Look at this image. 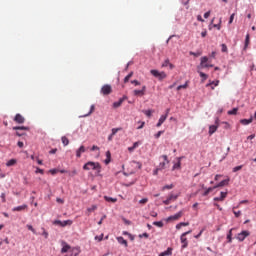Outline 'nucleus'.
I'll list each match as a JSON object with an SVG mask.
<instances>
[{"label": "nucleus", "mask_w": 256, "mask_h": 256, "mask_svg": "<svg viewBox=\"0 0 256 256\" xmlns=\"http://www.w3.org/2000/svg\"><path fill=\"white\" fill-rule=\"evenodd\" d=\"M140 239L145 237V239H149V234L148 233H143L139 235Z\"/></svg>", "instance_id": "nucleus-53"}, {"label": "nucleus", "mask_w": 256, "mask_h": 256, "mask_svg": "<svg viewBox=\"0 0 256 256\" xmlns=\"http://www.w3.org/2000/svg\"><path fill=\"white\" fill-rule=\"evenodd\" d=\"M104 163L106 165H109L111 163V152L110 151L106 152V159H105Z\"/></svg>", "instance_id": "nucleus-24"}, {"label": "nucleus", "mask_w": 256, "mask_h": 256, "mask_svg": "<svg viewBox=\"0 0 256 256\" xmlns=\"http://www.w3.org/2000/svg\"><path fill=\"white\" fill-rule=\"evenodd\" d=\"M183 217V211H179L178 213L168 217V221H177Z\"/></svg>", "instance_id": "nucleus-10"}, {"label": "nucleus", "mask_w": 256, "mask_h": 256, "mask_svg": "<svg viewBox=\"0 0 256 256\" xmlns=\"http://www.w3.org/2000/svg\"><path fill=\"white\" fill-rule=\"evenodd\" d=\"M131 83H132V85H135L136 87L141 85V82H139L138 80H132Z\"/></svg>", "instance_id": "nucleus-50"}, {"label": "nucleus", "mask_w": 256, "mask_h": 256, "mask_svg": "<svg viewBox=\"0 0 256 256\" xmlns=\"http://www.w3.org/2000/svg\"><path fill=\"white\" fill-rule=\"evenodd\" d=\"M153 225H155L156 227H163V222L161 221L153 222Z\"/></svg>", "instance_id": "nucleus-48"}, {"label": "nucleus", "mask_w": 256, "mask_h": 256, "mask_svg": "<svg viewBox=\"0 0 256 256\" xmlns=\"http://www.w3.org/2000/svg\"><path fill=\"white\" fill-rule=\"evenodd\" d=\"M113 92V88H111V85L106 84L101 88L102 95H111Z\"/></svg>", "instance_id": "nucleus-6"}, {"label": "nucleus", "mask_w": 256, "mask_h": 256, "mask_svg": "<svg viewBox=\"0 0 256 256\" xmlns=\"http://www.w3.org/2000/svg\"><path fill=\"white\" fill-rule=\"evenodd\" d=\"M137 147H139V142H135V143L133 144V146L128 147V151H129L130 153H133V151H135V149H137Z\"/></svg>", "instance_id": "nucleus-28"}, {"label": "nucleus", "mask_w": 256, "mask_h": 256, "mask_svg": "<svg viewBox=\"0 0 256 256\" xmlns=\"http://www.w3.org/2000/svg\"><path fill=\"white\" fill-rule=\"evenodd\" d=\"M54 225H59L60 227H67V225H73V221L72 220H55L54 221Z\"/></svg>", "instance_id": "nucleus-5"}, {"label": "nucleus", "mask_w": 256, "mask_h": 256, "mask_svg": "<svg viewBox=\"0 0 256 256\" xmlns=\"http://www.w3.org/2000/svg\"><path fill=\"white\" fill-rule=\"evenodd\" d=\"M199 75H200V77L202 78V83L204 82V81H207V79H208V75L207 74H205V73H203V72H199Z\"/></svg>", "instance_id": "nucleus-35"}, {"label": "nucleus", "mask_w": 256, "mask_h": 256, "mask_svg": "<svg viewBox=\"0 0 256 256\" xmlns=\"http://www.w3.org/2000/svg\"><path fill=\"white\" fill-rule=\"evenodd\" d=\"M104 199H105L106 201H111L112 203H117V198H111V197L105 196Z\"/></svg>", "instance_id": "nucleus-40"}, {"label": "nucleus", "mask_w": 256, "mask_h": 256, "mask_svg": "<svg viewBox=\"0 0 256 256\" xmlns=\"http://www.w3.org/2000/svg\"><path fill=\"white\" fill-rule=\"evenodd\" d=\"M42 235H43V237H45V239H48L49 238V232H46L45 231V228H42Z\"/></svg>", "instance_id": "nucleus-45"}, {"label": "nucleus", "mask_w": 256, "mask_h": 256, "mask_svg": "<svg viewBox=\"0 0 256 256\" xmlns=\"http://www.w3.org/2000/svg\"><path fill=\"white\" fill-rule=\"evenodd\" d=\"M96 241H103V234L95 237Z\"/></svg>", "instance_id": "nucleus-57"}, {"label": "nucleus", "mask_w": 256, "mask_h": 256, "mask_svg": "<svg viewBox=\"0 0 256 256\" xmlns=\"http://www.w3.org/2000/svg\"><path fill=\"white\" fill-rule=\"evenodd\" d=\"M61 141L64 147H67V145H69V138H67L66 136H62Z\"/></svg>", "instance_id": "nucleus-30"}, {"label": "nucleus", "mask_w": 256, "mask_h": 256, "mask_svg": "<svg viewBox=\"0 0 256 256\" xmlns=\"http://www.w3.org/2000/svg\"><path fill=\"white\" fill-rule=\"evenodd\" d=\"M94 111H95V105L92 104L91 107H90L89 113L85 114L83 117H89V115H91L92 113H94Z\"/></svg>", "instance_id": "nucleus-33"}, {"label": "nucleus", "mask_w": 256, "mask_h": 256, "mask_svg": "<svg viewBox=\"0 0 256 256\" xmlns=\"http://www.w3.org/2000/svg\"><path fill=\"white\" fill-rule=\"evenodd\" d=\"M164 205H170L171 201L167 198L166 200L163 201Z\"/></svg>", "instance_id": "nucleus-61"}, {"label": "nucleus", "mask_w": 256, "mask_h": 256, "mask_svg": "<svg viewBox=\"0 0 256 256\" xmlns=\"http://www.w3.org/2000/svg\"><path fill=\"white\" fill-rule=\"evenodd\" d=\"M190 55H193L194 57H200L201 52H197V53H195V52H190Z\"/></svg>", "instance_id": "nucleus-55"}, {"label": "nucleus", "mask_w": 256, "mask_h": 256, "mask_svg": "<svg viewBox=\"0 0 256 256\" xmlns=\"http://www.w3.org/2000/svg\"><path fill=\"white\" fill-rule=\"evenodd\" d=\"M163 133H165V131H158L157 134L154 135L155 139H159Z\"/></svg>", "instance_id": "nucleus-46"}, {"label": "nucleus", "mask_w": 256, "mask_h": 256, "mask_svg": "<svg viewBox=\"0 0 256 256\" xmlns=\"http://www.w3.org/2000/svg\"><path fill=\"white\" fill-rule=\"evenodd\" d=\"M149 202V199L148 198H143L139 201L140 205H145L146 203Z\"/></svg>", "instance_id": "nucleus-43"}, {"label": "nucleus", "mask_w": 256, "mask_h": 256, "mask_svg": "<svg viewBox=\"0 0 256 256\" xmlns=\"http://www.w3.org/2000/svg\"><path fill=\"white\" fill-rule=\"evenodd\" d=\"M56 201L58 203H60L61 205H63V203H65V200L61 199V198H57Z\"/></svg>", "instance_id": "nucleus-59"}, {"label": "nucleus", "mask_w": 256, "mask_h": 256, "mask_svg": "<svg viewBox=\"0 0 256 256\" xmlns=\"http://www.w3.org/2000/svg\"><path fill=\"white\" fill-rule=\"evenodd\" d=\"M215 125H211L209 127V135H213V133H215L217 131V129H219V119H216L215 121Z\"/></svg>", "instance_id": "nucleus-8"}, {"label": "nucleus", "mask_w": 256, "mask_h": 256, "mask_svg": "<svg viewBox=\"0 0 256 256\" xmlns=\"http://www.w3.org/2000/svg\"><path fill=\"white\" fill-rule=\"evenodd\" d=\"M13 130L14 131H29V127H27V126H14Z\"/></svg>", "instance_id": "nucleus-20"}, {"label": "nucleus", "mask_w": 256, "mask_h": 256, "mask_svg": "<svg viewBox=\"0 0 256 256\" xmlns=\"http://www.w3.org/2000/svg\"><path fill=\"white\" fill-rule=\"evenodd\" d=\"M226 185H229V179L222 180L220 183L213 186V189H218V187H225Z\"/></svg>", "instance_id": "nucleus-14"}, {"label": "nucleus", "mask_w": 256, "mask_h": 256, "mask_svg": "<svg viewBox=\"0 0 256 256\" xmlns=\"http://www.w3.org/2000/svg\"><path fill=\"white\" fill-rule=\"evenodd\" d=\"M133 77V72H130L125 78H124V83H129V79Z\"/></svg>", "instance_id": "nucleus-37"}, {"label": "nucleus", "mask_w": 256, "mask_h": 256, "mask_svg": "<svg viewBox=\"0 0 256 256\" xmlns=\"http://www.w3.org/2000/svg\"><path fill=\"white\" fill-rule=\"evenodd\" d=\"M225 197H227V192H221L220 197L214 198V201H224Z\"/></svg>", "instance_id": "nucleus-21"}, {"label": "nucleus", "mask_w": 256, "mask_h": 256, "mask_svg": "<svg viewBox=\"0 0 256 256\" xmlns=\"http://www.w3.org/2000/svg\"><path fill=\"white\" fill-rule=\"evenodd\" d=\"M177 163H175L172 167V171H175V169H181V157L176 158Z\"/></svg>", "instance_id": "nucleus-18"}, {"label": "nucleus", "mask_w": 256, "mask_h": 256, "mask_svg": "<svg viewBox=\"0 0 256 256\" xmlns=\"http://www.w3.org/2000/svg\"><path fill=\"white\" fill-rule=\"evenodd\" d=\"M75 175H77V170H72L71 172H69L70 177H75Z\"/></svg>", "instance_id": "nucleus-51"}, {"label": "nucleus", "mask_w": 256, "mask_h": 256, "mask_svg": "<svg viewBox=\"0 0 256 256\" xmlns=\"http://www.w3.org/2000/svg\"><path fill=\"white\" fill-rule=\"evenodd\" d=\"M235 19V13H233L231 16H230V19H229V25H231V23H233V20Z\"/></svg>", "instance_id": "nucleus-52"}, {"label": "nucleus", "mask_w": 256, "mask_h": 256, "mask_svg": "<svg viewBox=\"0 0 256 256\" xmlns=\"http://www.w3.org/2000/svg\"><path fill=\"white\" fill-rule=\"evenodd\" d=\"M187 87H189V82H186L185 84L183 85H179L177 87V91H181V89H187Z\"/></svg>", "instance_id": "nucleus-34"}, {"label": "nucleus", "mask_w": 256, "mask_h": 256, "mask_svg": "<svg viewBox=\"0 0 256 256\" xmlns=\"http://www.w3.org/2000/svg\"><path fill=\"white\" fill-rule=\"evenodd\" d=\"M221 47H222V53H227V51H228L227 45L222 44Z\"/></svg>", "instance_id": "nucleus-49"}, {"label": "nucleus", "mask_w": 256, "mask_h": 256, "mask_svg": "<svg viewBox=\"0 0 256 256\" xmlns=\"http://www.w3.org/2000/svg\"><path fill=\"white\" fill-rule=\"evenodd\" d=\"M121 105H123V100H120V99L119 101L113 103L114 109L121 107Z\"/></svg>", "instance_id": "nucleus-31"}, {"label": "nucleus", "mask_w": 256, "mask_h": 256, "mask_svg": "<svg viewBox=\"0 0 256 256\" xmlns=\"http://www.w3.org/2000/svg\"><path fill=\"white\" fill-rule=\"evenodd\" d=\"M15 123H18L19 125H22V123H25V117L21 114H16L14 117Z\"/></svg>", "instance_id": "nucleus-12"}, {"label": "nucleus", "mask_w": 256, "mask_h": 256, "mask_svg": "<svg viewBox=\"0 0 256 256\" xmlns=\"http://www.w3.org/2000/svg\"><path fill=\"white\" fill-rule=\"evenodd\" d=\"M247 237H249V231L244 230L237 235L236 239L238 241H245V239H247Z\"/></svg>", "instance_id": "nucleus-7"}, {"label": "nucleus", "mask_w": 256, "mask_h": 256, "mask_svg": "<svg viewBox=\"0 0 256 256\" xmlns=\"http://www.w3.org/2000/svg\"><path fill=\"white\" fill-rule=\"evenodd\" d=\"M84 171H91V169L93 171H101V164H99L98 162H87L84 166H83Z\"/></svg>", "instance_id": "nucleus-1"}, {"label": "nucleus", "mask_w": 256, "mask_h": 256, "mask_svg": "<svg viewBox=\"0 0 256 256\" xmlns=\"http://www.w3.org/2000/svg\"><path fill=\"white\" fill-rule=\"evenodd\" d=\"M142 113L147 117H151V115H153V110H143Z\"/></svg>", "instance_id": "nucleus-36"}, {"label": "nucleus", "mask_w": 256, "mask_h": 256, "mask_svg": "<svg viewBox=\"0 0 256 256\" xmlns=\"http://www.w3.org/2000/svg\"><path fill=\"white\" fill-rule=\"evenodd\" d=\"M117 241L120 243V245H125L127 247V240L123 239V237H118Z\"/></svg>", "instance_id": "nucleus-29"}, {"label": "nucleus", "mask_w": 256, "mask_h": 256, "mask_svg": "<svg viewBox=\"0 0 256 256\" xmlns=\"http://www.w3.org/2000/svg\"><path fill=\"white\" fill-rule=\"evenodd\" d=\"M237 111H239L238 108H233L232 110L228 111V115H235L237 113Z\"/></svg>", "instance_id": "nucleus-41"}, {"label": "nucleus", "mask_w": 256, "mask_h": 256, "mask_svg": "<svg viewBox=\"0 0 256 256\" xmlns=\"http://www.w3.org/2000/svg\"><path fill=\"white\" fill-rule=\"evenodd\" d=\"M138 123H140V126H138L137 129H143V127H145V122L139 121Z\"/></svg>", "instance_id": "nucleus-56"}, {"label": "nucleus", "mask_w": 256, "mask_h": 256, "mask_svg": "<svg viewBox=\"0 0 256 256\" xmlns=\"http://www.w3.org/2000/svg\"><path fill=\"white\" fill-rule=\"evenodd\" d=\"M175 186L173 184H170V185H165L162 187V191H165V190H169V189H173Z\"/></svg>", "instance_id": "nucleus-38"}, {"label": "nucleus", "mask_w": 256, "mask_h": 256, "mask_svg": "<svg viewBox=\"0 0 256 256\" xmlns=\"http://www.w3.org/2000/svg\"><path fill=\"white\" fill-rule=\"evenodd\" d=\"M197 21H200L201 23H203L205 20H203V17L201 15H198Z\"/></svg>", "instance_id": "nucleus-60"}, {"label": "nucleus", "mask_w": 256, "mask_h": 256, "mask_svg": "<svg viewBox=\"0 0 256 256\" xmlns=\"http://www.w3.org/2000/svg\"><path fill=\"white\" fill-rule=\"evenodd\" d=\"M233 228L229 230L228 234H227V239H228V243H232L233 242Z\"/></svg>", "instance_id": "nucleus-27"}, {"label": "nucleus", "mask_w": 256, "mask_h": 256, "mask_svg": "<svg viewBox=\"0 0 256 256\" xmlns=\"http://www.w3.org/2000/svg\"><path fill=\"white\" fill-rule=\"evenodd\" d=\"M29 231H31L34 235H37V231H35V228H33L31 225L26 226Z\"/></svg>", "instance_id": "nucleus-39"}, {"label": "nucleus", "mask_w": 256, "mask_h": 256, "mask_svg": "<svg viewBox=\"0 0 256 256\" xmlns=\"http://www.w3.org/2000/svg\"><path fill=\"white\" fill-rule=\"evenodd\" d=\"M248 46H249V34L246 35V39H245V49H247Z\"/></svg>", "instance_id": "nucleus-47"}, {"label": "nucleus", "mask_w": 256, "mask_h": 256, "mask_svg": "<svg viewBox=\"0 0 256 256\" xmlns=\"http://www.w3.org/2000/svg\"><path fill=\"white\" fill-rule=\"evenodd\" d=\"M85 153V146H80V148L76 151V157L81 158V154Z\"/></svg>", "instance_id": "nucleus-22"}, {"label": "nucleus", "mask_w": 256, "mask_h": 256, "mask_svg": "<svg viewBox=\"0 0 256 256\" xmlns=\"http://www.w3.org/2000/svg\"><path fill=\"white\" fill-rule=\"evenodd\" d=\"M241 125H249L251 123H253V117H251L250 119H242L240 120Z\"/></svg>", "instance_id": "nucleus-23"}, {"label": "nucleus", "mask_w": 256, "mask_h": 256, "mask_svg": "<svg viewBox=\"0 0 256 256\" xmlns=\"http://www.w3.org/2000/svg\"><path fill=\"white\" fill-rule=\"evenodd\" d=\"M200 67L202 69H207L208 67H213V64H209V58L204 56L201 58Z\"/></svg>", "instance_id": "nucleus-4"}, {"label": "nucleus", "mask_w": 256, "mask_h": 256, "mask_svg": "<svg viewBox=\"0 0 256 256\" xmlns=\"http://www.w3.org/2000/svg\"><path fill=\"white\" fill-rule=\"evenodd\" d=\"M145 91H147V87L143 86L141 90H134L133 95H135V97H143V95H145Z\"/></svg>", "instance_id": "nucleus-9"}, {"label": "nucleus", "mask_w": 256, "mask_h": 256, "mask_svg": "<svg viewBox=\"0 0 256 256\" xmlns=\"http://www.w3.org/2000/svg\"><path fill=\"white\" fill-rule=\"evenodd\" d=\"M165 121H167V114H164L159 118L158 123L156 124V127H161V125H163Z\"/></svg>", "instance_id": "nucleus-15"}, {"label": "nucleus", "mask_w": 256, "mask_h": 256, "mask_svg": "<svg viewBox=\"0 0 256 256\" xmlns=\"http://www.w3.org/2000/svg\"><path fill=\"white\" fill-rule=\"evenodd\" d=\"M88 213H93V211H97V206L93 205L90 208L87 209Z\"/></svg>", "instance_id": "nucleus-42"}, {"label": "nucleus", "mask_w": 256, "mask_h": 256, "mask_svg": "<svg viewBox=\"0 0 256 256\" xmlns=\"http://www.w3.org/2000/svg\"><path fill=\"white\" fill-rule=\"evenodd\" d=\"M50 173H51L52 175H56V173H59V170H57V169H52V170H50Z\"/></svg>", "instance_id": "nucleus-58"}, {"label": "nucleus", "mask_w": 256, "mask_h": 256, "mask_svg": "<svg viewBox=\"0 0 256 256\" xmlns=\"http://www.w3.org/2000/svg\"><path fill=\"white\" fill-rule=\"evenodd\" d=\"M27 209V204H24L22 206H17L12 209V211H25Z\"/></svg>", "instance_id": "nucleus-25"}, {"label": "nucleus", "mask_w": 256, "mask_h": 256, "mask_svg": "<svg viewBox=\"0 0 256 256\" xmlns=\"http://www.w3.org/2000/svg\"><path fill=\"white\" fill-rule=\"evenodd\" d=\"M15 163H17V160L15 159H11L6 163L7 167H13V165H15Z\"/></svg>", "instance_id": "nucleus-32"}, {"label": "nucleus", "mask_w": 256, "mask_h": 256, "mask_svg": "<svg viewBox=\"0 0 256 256\" xmlns=\"http://www.w3.org/2000/svg\"><path fill=\"white\" fill-rule=\"evenodd\" d=\"M191 230L184 232L181 237H180V241L182 243V249H187L189 242L187 241V235L191 234Z\"/></svg>", "instance_id": "nucleus-3"}, {"label": "nucleus", "mask_w": 256, "mask_h": 256, "mask_svg": "<svg viewBox=\"0 0 256 256\" xmlns=\"http://www.w3.org/2000/svg\"><path fill=\"white\" fill-rule=\"evenodd\" d=\"M233 213H234L235 217H241V211L233 210Z\"/></svg>", "instance_id": "nucleus-54"}, {"label": "nucleus", "mask_w": 256, "mask_h": 256, "mask_svg": "<svg viewBox=\"0 0 256 256\" xmlns=\"http://www.w3.org/2000/svg\"><path fill=\"white\" fill-rule=\"evenodd\" d=\"M151 75L156 77L159 81H163V79H167V74L165 72H159L158 70H151Z\"/></svg>", "instance_id": "nucleus-2"}, {"label": "nucleus", "mask_w": 256, "mask_h": 256, "mask_svg": "<svg viewBox=\"0 0 256 256\" xmlns=\"http://www.w3.org/2000/svg\"><path fill=\"white\" fill-rule=\"evenodd\" d=\"M162 67H169L170 70L175 69V65H173L169 59H166L163 63H162Z\"/></svg>", "instance_id": "nucleus-16"}, {"label": "nucleus", "mask_w": 256, "mask_h": 256, "mask_svg": "<svg viewBox=\"0 0 256 256\" xmlns=\"http://www.w3.org/2000/svg\"><path fill=\"white\" fill-rule=\"evenodd\" d=\"M162 158L164 159V161L159 164L158 168L160 170L165 169V167H167V165H169V158L167 157V155H163Z\"/></svg>", "instance_id": "nucleus-11"}, {"label": "nucleus", "mask_w": 256, "mask_h": 256, "mask_svg": "<svg viewBox=\"0 0 256 256\" xmlns=\"http://www.w3.org/2000/svg\"><path fill=\"white\" fill-rule=\"evenodd\" d=\"M150 215H151V217H157V212L152 211V212L150 213Z\"/></svg>", "instance_id": "nucleus-63"}, {"label": "nucleus", "mask_w": 256, "mask_h": 256, "mask_svg": "<svg viewBox=\"0 0 256 256\" xmlns=\"http://www.w3.org/2000/svg\"><path fill=\"white\" fill-rule=\"evenodd\" d=\"M206 87H211L213 91L215 87H219V80L211 81L210 83L206 84Z\"/></svg>", "instance_id": "nucleus-17"}, {"label": "nucleus", "mask_w": 256, "mask_h": 256, "mask_svg": "<svg viewBox=\"0 0 256 256\" xmlns=\"http://www.w3.org/2000/svg\"><path fill=\"white\" fill-rule=\"evenodd\" d=\"M91 151H99V147L94 145L92 146Z\"/></svg>", "instance_id": "nucleus-62"}, {"label": "nucleus", "mask_w": 256, "mask_h": 256, "mask_svg": "<svg viewBox=\"0 0 256 256\" xmlns=\"http://www.w3.org/2000/svg\"><path fill=\"white\" fill-rule=\"evenodd\" d=\"M123 128H113L111 134L108 136V141H113V137L119 133V131H122Z\"/></svg>", "instance_id": "nucleus-13"}, {"label": "nucleus", "mask_w": 256, "mask_h": 256, "mask_svg": "<svg viewBox=\"0 0 256 256\" xmlns=\"http://www.w3.org/2000/svg\"><path fill=\"white\" fill-rule=\"evenodd\" d=\"M63 247L61 249V253H67V251H69V249H71V246L69 244H67L66 242L62 243Z\"/></svg>", "instance_id": "nucleus-19"}, {"label": "nucleus", "mask_w": 256, "mask_h": 256, "mask_svg": "<svg viewBox=\"0 0 256 256\" xmlns=\"http://www.w3.org/2000/svg\"><path fill=\"white\" fill-rule=\"evenodd\" d=\"M243 169V166H236L233 168V173H237V171H241Z\"/></svg>", "instance_id": "nucleus-44"}, {"label": "nucleus", "mask_w": 256, "mask_h": 256, "mask_svg": "<svg viewBox=\"0 0 256 256\" xmlns=\"http://www.w3.org/2000/svg\"><path fill=\"white\" fill-rule=\"evenodd\" d=\"M254 137H255V134H252V135L248 136L247 139L251 141V140H253Z\"/></svg>", "instance_id": "nucleus-64"}, {"label": "nucleus", "mask_w": 256, "mask_h": 256, "mask_svg": "<svg viewBox=\"0 0 256 256\" xmlns=\"http://www.w3.org/2000/svg\"><path fill=\"white\" fill-rule=\"evenodd\" d=\"M171 202L172 201H177V199L179 198V194H169V196L167 197Z\"/></svg>", "instance_id": "nucleus-26"}]
</instances>
